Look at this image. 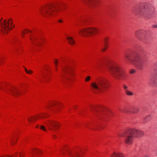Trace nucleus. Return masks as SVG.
<instances>
[{
  "label": "nucleus",
  "instance_id": "f257e3e1",
  "mask_svg": "<svg viewBox=\"0 0 157 157\" xmlns=\"http://www.w3.org/2000/svg\"><path fill=\"white\" fill-rule=\"evenodd\" d=\"M132 11L135 14L148 19H151L155 13V8L151 4L145 5L143 7H135Z\"/></svg>",
  "mask_w": 157,
  "mask_h": 157
},
{
  "label": "nucleus",
  "instance_id": "f03ea898",
  "mask_svg": "<svg viewBox=\"0 0 157 157\" xmlns=\"http://www.w3.org/2000/svg\"><path fill=\"white\" fill-rule=\"evenodd\" d=\"M108 70L110 75L117 80H124L126 74L123 69L117 65L111 64L108 67Z\"/></svg>",
  "mask_w": 157,
  "mask_h": 157
},
{
  "label": "nucleus",
  "instance_id": "7ed1b4c3",
  "mask_svg": "<svg viewBox=\"0 0 157 157\" xmlns=\"http://www.w3.org/2000/svg\"><path fill=\"white\" fill-rule=\"evenodd\" d=\"M92 91L95 92L96 90L103 92L108 86V82L104 78H101L97 79L95 81L92 82L90 84Z\"/></svg>",
  "mask_w": 157,
  "mask_h": 157
},
{
  "label": "nucleus",
  "instance_id": "20e7f679",
  "mask_svg": "<svg viewBox=\"0 0 157 157\" xmlns=\"http://www.w3.org/2000/svg\"><path fill=\"white\" fill-rule=\"evenodd\" d=\"M59 6L58 4H50L41 9L40 12L44 17H47L48 15L54 16L61 10L59 8Z\"/></svg>",
  "mask_w": 157,
  "mask_h": 157
},
{
  "label": "nucleus",
  "instance_id": "39448f33",
  "mask_svg": "<svg viewBox=\"0 0 157 157\" xmlns=\"http://www.w3.org/2000/svg\"><path fill=\"white\" fill-rule=\"evenodd\" d=\"M98 29L95 28H90L84 29L79 31L80 35L86 36H89L93 35L97 33Z\"/></svg>",
  "mask_w": 157,
  "mask_h": 157
},
{
  "label": "nucleus",
  "instance_id": "423d86ee",
  "mask_svg": "<svg viewBox=\"0 0 157 157\" xmlns=\"http://www.w3.org/2000/svg\"><path fill=\"white\" fill-rule=\"evenodd\" d=\"M122 136L124 138V142L127 144H132L135 137L131 129L126 131L123 134Z\"/></svg>",
  "mask_w": 157,
  "mask_h": 157
},
{
  "label": "nucleus",
  "instance_id": "0eeeda50",
  "mask_svg": "<svg viewBox=\"0 0 157 157\" xmlns=\"http://www.w3.org/2000/svg\"><path fill=\"white\" fill-rule=\"evenodd\" d=\"M63 71L67 75L65 77V79L68 81H72L73 80L75 75H74L73 70L71 67L67 66L63 69Z\"/></svg>",
  "mask_w": 157,
  "mask_h": 157
},
{
  "label": "nucleus",
  "instance_id": "6e6552de",
  "mask_svg": "<svg viewBox=\"0 0 157 157\" xmlns=\"http://www.w3.org/2000/svg\"><path fill=\"white\" fill-rule=\"evenodd\" d=\"M136 65L137 67L140 70H142L144 66L146 64L147 60L145 58H142L139 55L135 57Z\"/></svg>",
  "mask_w": 157,
  "mask_h": 157
},
{
  "label": "nucleus",
  "instance_id": "1a4fd4ad",
  "mask_svg": "<svg viewBox=\"0 0 157 157\" xmlns=\"http://www.w3.org/2000/svg\"><path fill=\"white\" fill-rule=\"evenodd\" d=\"M121 111L126 113L129 114L137 113L139 111L138 108L133 106H130L125 108L124 109L121 110Z\"/></svg>",
  "mask_w": 157,
  "mask_h": 157
},
{
  "label": "nucleus",
  "instance_id": "9d476101",
  "mask_svg": "<svg viewBox=\"0 0 157 157\" xmlns=\"http://www.w3.org/2000/svg\"><path fill=\"white\" fill-rule=\"evenodd\" d=\"M45 124L50 130L55 131L59 127V125L58 123L53 121H48Z\"/></svg>",
  "mask_w": 157,
  "mask_h": 157
},
{
  "label": "nucleus",
  "instance_id": "9b49d317",
  "mask_svg": "<svg viewBox=\"0 0 157 157\" xmlns=\"http://www.w3.org/2000/svg\"><path fill=\"white\" fill-rule=\"evenodd\" d=\"M93 109L94 111H92L93 113L95 115H105L107 114L106 111L105 110L104 108L102 107H94Z\"/></svg>",
  "mask_w": 157,
  "mask_h": 157
},
{
  "label": "nucleus",
  "instance_id": "f8f14e48",
  "mask_svg": "<svg viewBox=\"0 0 157 157\" xmlns=\"http://www.w3.org/2000/svg\"><path fill=\"white\" fill-rule=\"evenodd\" d=\"M84 3L87 5L94 8L98 4V0H81Z\"/></svg>",
  "mask_w": 157,
  "mask_h": 157
},
{
  "label": "nucleus",
  "instance_id": "ddd939ff",
  "mask_svg": "<svg viewBox=\"0 0 157 157\" xmlns=\"http://www.w3.org/2000/svg\"><path fill=\"white\" fill-rule=\"evenodd\" d=\"M2 18L0 20V25L2 29L1 31L2 33H5V32H4V31L7 30L9 29L8 25H9V23L6 20H4L3 22L2 21Z\"/></svg>",
  "mask_w": 157,
  "mask_h": 157
},
{
  "label": "nucleus",
  "instance_id": "4468645a",
  "mask_svg": "<svg viewBox=\"0 0 157 157\" xmlns=\"http://www.w3.org/2000/svg\"><path fill=\"white\" fill-rule=\"evenodd\" d=\"M131 130L135 137H140L144 135V133L142 131L138 129L133 128L131 129Z\"/></svg>",
  "mask_w": 157,
  "mask_h": 157
},
{
  "label": "nucleus",
  "instance_id": "2eb2a0df",
  "mask_svg": "<svg viewBox=\"0 0 157 157\" xmlns=\"http://www.w3.org/2000/svg\"><path fill=\"white\" fill-rule=\"evenodd\" d=\"M125 60L128 63H135L134 59L132 57V54L131 53L126 54L125 55Z\"/></svg>",
  "mask_w": 157,
  "mask_h": 157
},
{
  "label": "nucleus",
  "instance_id": "dca6fc26",
  "mask_svg": "<svg viewBox=\"0 0 157 157\" xmlns=\"http://www.w3.org/2000/svg\"><path fill=\"white\" fill-rule=\"evenodd\" d=\"M60 151L62 153H64L65 152H67L68 153H70L71 152L70 149L68 146H65L61 147L60 149Z\"/></svg>",
  "mask_w": 157,
  "mask_h": 157
},
{
  "label": "nucleus",
  "instance_id": "f3484780",
  "mask_svg": "<svg viewBox=\"0 0 157 157\" xmlns=\"http://www.w3.org/2000/svg\"><path fill=\"white\" fill-rule=\"evenodd\" d=\"M9 90L11 92V94L13 96H15L17 95L20 94L18 90L16 88L14 89L13 90L10 89H9Z\"/></svg>",
  "mask_w": 157,
  "mask_h": 157
},
{
  "label": "nucleus",
  "instance_id": "a211bd4d",
  "mask_svg": "<svg viewBox=\"0 0 157 157\" xmlns=\"http://www.w3.org/2000/svg\"><path fill=\"white\" fill-rule=\"evenodd\" d=\"M108 38L107 37H105L104 39V41L105 48L101 49V51L102 52L105 51L106 49L107 48V43L108 42Z\"/></svg>",
  "mask_w": 157,
  "mask_h": 157
},
{
  "label": "nucleus",
  "instance_id": "6ab92c4d",
  "mask_svg": "<svg viewBox=\"0 0 157 157\" xmlns=\"http://www.w3.org/2000/svg\"><path fill=\"white\" fill-rule=\"evenodd\" d=\"M12 21V20L11 18L9 19L8 21H7L9 23V25H8L9 29L7 30H5V31H6L7 33H8L10 30L12 29H13V27H14V25L12 26V22L10 21Z\"/></svg>",
  "mask_w": 157,
  "mask_h": 157
},
{
  "label": "nucleus",
  "instance_id": "aec40b11",
  "mask_svg": "<svg viewBox=\"0 0 157 157\" xmlns=\"http://www.w3.org/2000/svg\"><path fill=\"white\" fill-rule=\"evenodd\" d=\"M58 106L59 105L58 103H52L49 105L48 107L50 108V109L53 110V108L57 109Z\"/></svg>",
  "mask_w": 157,
  "mask_h": 157
},
{
  "label": "nucleus",
  "instance_id": "412c9836",
  "mask_svg": "<svg viewBox=\"0 0 157 157\" xmlns=\"http://www.w3.org/2000/svg\"><path fill=\"white\" fill-rule=\"evenodd\" d=\"M112 156L113 157H123L125 156L123 154L121 153H115L114 152L112 155Z\"/></svg>",
  "mask_w": 157,
  "mask_h": 157
},
{
  "label": "nucleus",
  "instance_id": "4be33fe9",
  "mask_svg": "<svg viewBox=\"0 0 157 157\" xmlns=\"http://www.w3.org/2000/svg\"><path fill=\"white\" fill-rule=\"evenodd\" d=\"M68 43L71 45H73L75 43V41L71 37H69L67 38Z\"/></svg>",
  "mask_w": 157,
  "mask_h": 157
},
{
  "label": "nucleus",
  "instance_id": "5701e85b",
  "mask_svg": "<svg viewBox=\"0 0 157 157\" xmlns=\"http://www.w3.org/2000/svg\"><path fill=\"white\" fill-rule=\"evenodd\" d=\"M142 31L141 30L136 31L135 33V36L136 38L139 37L142 33Z\"/></svg>",
  "mask_w": 157,
  "mask_h": 157
},
{
  "label": "nucleus",
  "instance_id": "b1692460",
  "mask_svg": "<svg viewBox=\"0 0 157 157\" xmlns=\"http://www.w3.org/2000/svg\"><path fill=\"white\" fill-rule=\"evenodd\" d=\"M32 151L35 153L41 154L42 153L41 150L37 148H34L32 149Z\"/></svg>",
  "mask_w": 157,
  "mask_h": 157
},
{
  "label": "nucleus",
  "instance_id": "393cba45",
  "mask_svg": "<svg viewBox=\"0 0 157 157\" xmlns=\"http://www.w3.org/2000/svg\"><path fill=\"white\" fill-rule=\"evenodd\" d=\"M25 70L26 73L28 74H31L33 73V72L31 70H28L25 67Z\"/></svg>",
  "mask_w": 157,
  "mask_h": 157
},
{
  "label": "nucleus",
  "instance_id": "a878e982",
  "mask_svg": "<svg viewBox=\"0 0 157 157\" xmlns=\"http://www.w3.org/2000/svg\"><path fill=\"white\" fill-rule=\"evenodd\" d=\"M125 93L128 96H132L133 95V93L132 92L128 90H126V91L125 92Z\"/></svg>",
  "mask_w": 157,
  "mask_h": 157
},
{
  "label": "nucleus",
  "instance_id": "bb28decb",
  "mask_svg": "<svg viewBox=\"0 0 157 157\" xmlns=\"http://www.w3.org/2000/svg\"><path fill=\"white\" fill-rule=\"evenodd\" d=\"M28 120L29 122H30L32 121L36 120V117H31V119H29V118H28Z\"/></svg>",
  "mask_w": 157,
  "mask_h": 157
},
{
  "label": "nucleus",
  "instance_id": "cd10ccee",
  "mask_svg": "<svg viewBox=\"0 0 157 157\" xmlns=\"http://www.w3.org/2000/svg\"><path fill=\"white\" fill-rule=\"evenodd\" d=\"M30 39L31 40L33 44V42L35 40H36V38L32 36H30Z\"/></svg>",
  "mask_w": 157,
  "mask_h": 157
},
{
  "label": "nucleus",
  "instance_id": "c85d7f7f",
  "mask_svg": "<svg viewBox=\"0 0 157 157\" xmlns=\"http://www.w3.org/2000/svg\"><path fill=\"white\" fill-rule=\"evenodd\" d=\"M91 79L90 76H87L85 78V81L87 82L89 81Z\"/></svg>",
  "mask_w": 157,
  "mask_h": 157
},
{
  "label": "nucleus",
  "instance_id": "c756f323",
  "mask_svg": "<svg viewBox=\"0 0 157 157\" xmlns=\"http://www.w3.org/2000/svg\"><path fill=\"white\" fill-rule=\"evenodd\" d=\"M40 128L42 130H43L44 131H46V130L45 127L43 125H41L40 126Z\"/></svg>",
  "mask_w": 157,
  "mask_h": 157
},
{
  "label": "nucleus",
  "instance_id": "7c9ffc66",
  "mask_svg": "<svg viewBox=\"0 0 157 157\" xmlns=\"http://www.w3.org/2000/svg\"><path fill=\"white\" fill-rule=\"evenodd\" d=\"M58 60L57 59H55L54 62V63L55 64V66L56 67H57V66H57V63H58Z\"/></svg>",
  "mask_w": 157,
  "mask_h": 157
},
{
  "label": "nucleus",
  "instance_id": "2f4dec72",
  "mask_svg": "<svg viewBox=\"0 0 157 157\" xmlns=\"http://www.w3.org/2000/svg\"><path fill=\"white\" fill-rule=\"evenodd\" d=\"M123 88H124V89L125 90V92L126 91V90H128V87L126 85H123Z\"/></svg>",
  "mask_w": 157,
  "mask_h": 157
},
{
  "label": "nucleus",
  "instance_id": "473e14b6",
  "mask_svg": "<svg viewBox=\"0 0 157 157\" xmlns=\"http://www.w3.org/2000/svg\"><path fill=\"white\" fill-rule=\"evenodd\" d=\"M101 61H99V62H98V63H97V66L96 67L97 68H98L100 66L101 64Z\"/></svg>",
  "mask_w": 157,
  "mask_h": 157
},
{
  "label": "nucleus",
  "instance_id": "72a5a7b5",
  "mask_svg": "<svg viewBox=\"0 0 157 157\" xmlns=\"http://www.w3.org/2000/svg\"><path fill=\"white\" fill-rule=\"evenodd\" d=\"M25 30H26V31L25 32H24V31H22V33L23 34H25L26 33H28V32H31V31L30 30H28V29H26Z\"/></svg>",
  "mask_w": 157,
  "mask_h": 157
},
{
  "label": "nucleus",
  "instance_id": "f704fd0d",
  "mask_svg": "<svg viewBox=\"0 0 157 157\" xmlns=\"http://www.w3.org/2000/svg\"><path fill=\"white\" fill-rule=\"evenodd\" d=\"M152 27L153 28H157V24L153 25L152 26Z\"/></svg>",
  "mask_w": 157,
  "mask_h": 157
},
{
  "label": "nucleus",
  "instance_id": "c9c22d12",
  "mask_svg": "<svg viewBox=\"0 0 157 157\" xmlns=\"http://www.w3.org/2000/svg\"><path fill=\"white\" fill-rule=\"evenodd\" d=\"M58 21L59 23H62L63 21V20L61 19L58 20Z\"/></svg>",
  "mask_w": 157,
  "mask_h": 157
},
{
  "label": "nucleus",
  "instance_id": "e433bc0d",
  "mask_svg": "<svg viewBox=\"0 0 157 157\" xmlns=\"http://www.w3.org/2000/svg\"><path fill=\"white\" fill-rule=\"evenodd\" d=\"M40 117H43V118H44V117H45V116H43V115H41L40 116Z\"/></svg>",
  "mask_w": 157,
  "mask_h": 157
},
{
  "label": "nucleus",
  "instance_id": "4c0bfd02",
  "mask_svg": "<svg viewBox=\"0 0 157 157\" xmlns=\"http://www.w3.org/2000/svg\"><path fill=\"white\" fill-rule=\"evenodd\" d=\"M11 144H14V143L13 141H13H11Z\"/></svg>",
  "mask_w": 157,
  "mask_h": 157
},
{
  "label": "nucleus",
  "instance_id": "58836bf2",
  "mask_svg": "<svg viewBox=\"0 0 157 157\" xmlns=\"http://www.w3.org/2000/svg\"><path fill=\"white\" fill-rule=\"evenodd\" d=\"M19 155H19V156H24V154H22V155H21L20 154Z\"/></svg>",
  "mask_w": 157,
  "mask_h": 157
},
{
  "label": "nucleus",
  "instance_id": "ea45409f",
  "mask_svg": "<svg viewBox=\"0 0 157 157\" xmlns=\"http://www.w3.org/2000/svg\"><path fill=\"white\" fill-rule=\"evenodd\" d=\"M43 76L44 78H45L47 80H48L47 78H46L45 76H44V75H43Z\"/></svg>",
  "mask_w": 157,
  "mask_h": 157
},
{
  "label": "nucleus",
  "instance_id": "a19ab883",
  "mask_svg": "<svg viewBox=\"0 0 157 157\" xmlns=\"http://www.w3.org/2000/svg\"><path fill=\"white\" fill-rule=\"evenodd\" d=\"M5 90V91H6V93H8V94L9 93L8 92L7 90Z\"/></svg>",
  "mask_w": 157,
  "mask_h": 157
},
{
  "label": "nucleus",
  "instance_id": "79ce46f5",
  "mask_svg": "<svg viewBox=\"0 0 157 157\" xmlns=\"http://www.w3.org/2000/svg\"><path fill=\"white\" fill-rule=\"evenodd\" d=\"M37 44L39 45V46H41V45L39 43Z\"/></svg>",
  "mask_w": 157,
  "mask_h": 157
},
{
  "label": "nucleus",
  "instance_id": "37998d69",
  "mask_svg": "<svg viewBox=\"0 0 157 157\" xmlns=\"http://www.w3.org/2000/svg\"><path fill=\"white\" fill-rule=\"evenodd\" d=\"M53 136L54 138H55L56 136L55 135H53Z\"/></svg>",
  "mask_w": 157,
  "mask_h": 157
},
{
  "label": "nucleus",
  "instance_id": "c03bdc74",
  "mask_svg": "<svg viewBox=\"0 0 157 157\" xmlns=\"http://www.w3.org/2000/svg\"><path fill=\"white\" fill-rule=\"evenodd\" d=\"M38 125H37L36 126V128H38Z\"/></svg>",
  "mask_w": 157,
  "mask_h": 157
},
{
  "label": "nucleus",
  "instance_id": "a18cd8bd",
  "mask_svg": "<svg viewBox=\"0 0 157 157\" xmlns=\"http://www.w3.org/2000/svg\"><path fill=\"white\" fill-rule=\"evenodd\" d=\"M1 62V59H0V63Z\"/></svg>",
  "mask_w": 157,
  "mask_h": 157
},
{
  "label": "nucleus",
  "instance_id": "49530a36",
  "mask_svg": "<svg viewBox=\"0 0 157 157\" xmlns=\"http://www.w3.org/2000/svg\"><path fill=\"white\" fill-rule=\"evenodd\" d=\"M134 72V71H133V72H131V73H133Z\"/></svg>",
  "mask_w": 157,
  "mask_h": 157
},
{
  "label": "nucleus",
  "instance_id": "de8ad7c7",
  "mask_svg": "<svg viewBox=\"0 0 157 157\" xmlns=\"http://www.w3.org/2000/svg\"><path fill=\"white\" fill-rule=\"evenodd\" d=\"M80 151H82V150H81V149H80Z\"/></svg>",
  "mask_w": 157,
  "mask_h": 157
},
{
  "label": "nucleus",
  "instance_id": "09e8293b",
  "mask_svg": "<svg viewBox=\"0 0 157 157\" xmlns=\"http://www.w3.org/2000/svg\"><path fill=\"white\" fill-rule=\"evenodd\" d=\"M61 9H63V7H62L61 8Z\"/></svg>",
  "mask_w": 157,
  "mask_h": 157
},
{
  "label": "nucleus",
  "instance_id": "8fccbe9b",
  "mask_svg": "<svg viewBox=\"0 0 157 157\" xmlns=\"http://www.w3.org/2000/svg\"><path fill=\"white\" fill-rule=\"evenodd\" d=\"M39 117L38 116L37 117V118H39Z\"/></svg>",
  "mask_w": 157,
  "mask_h": 157
}]
</instances>
